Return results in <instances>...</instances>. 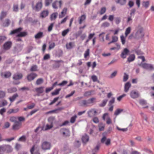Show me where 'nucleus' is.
I'll list each match as a JSON object with an SVG mask.
<instances>
[{"instance_id":"27","label":"nucleus","mask_w":154,"mask_h":154,"mask_svg":"<svg viewBox=\"0 0 154 154\" xmlns=\"http://www.w3.org/2000/svg\"><path fill=\"white\" fill-rule=\"evenodd\" d=\"M18 95L17 94H14L12 97H10L9 98V99L11 102H13L16 98L18 97Z\"/></svg>"},{"instance_id":"1","label":"nucleus","mask_w":154,"mask_h":154,"mask_svg":"<svg viewBox=\"0 0 154 154\" xmlns=\"http://www.w3.org/2000/svg\"><path fill=\"white\" fill-rule=\"evenodd\" d=\"M23 28L21 27H19L17 29L11 31L9 34L10 35H12L15 33H18L16 35V37H23L26 36L27 34V32H20L22 30Z\"/></svg>"},{"instance_id":"16","label":"nucleus","mask_w":154,"mask_h":154,"mask_svg":"<svg viewBox=\"0 0 154 154\" xmlns=\"http://www.w3.org/2000/svg\"><path fill=\"white\" fill-rule=\"evenodd\" d=\"M129 52L130 51L127 48H125L121 54V57L123 59L126 58L127 55Z\"/></svg>"},{"instance_id":"45","label":"nucleus","mask_w":154,"mask_h":154,"mask_svg":"<svg viewBox=\"0 0 154 154\" xmlns=\"http://www.w3.org/2000/svg\"><path fill=\"white\" fill-rule=\"evenodd\" d=\"M115 100V98L114 97H112L111 100H110L109 103L108 105H113L112 104L114 103Z\"/></svg>"},{"instance_id":"26","label":"nucleus","mask_w":154,"mask_h":154,"mask_svg":"<svg viewBox=\"0 0 154 154\" xmlns=\"http://www.w3.org/2000/svg\"><path fill=\"white\" fill-rule=\"evenodd\" d=\"M50 124L53 125V124L55 121V118L54 117H50L48 119Z\"/></svg>"},{"instance_id":"63","label":"nucleus","mask_w":154,"mask_h":154,"mask_svg":"<svg viewBox=\"0 0 154 154\" xmlns=\"http://www.w3.org/2000/svg\"><path fill=\"white\" fill-rule=\"evenodd\" d=\"M55 44L54 42H53L50 44L49 45V49L51 50L53 48H54V47L55 46Z\"/></svg>"},{"instance_id":"57","label":"nucleus","mask_w":154,"mask_h":154,"mask_svg":"<svg viewBox=\"0 0 154 154\" xmlns=\"http://www.w3.org/2000/svg\"><path fill=\"white\" fill-rule=\"evenodd\" d=\"M76 118L77 116L76 115L71 117L70 119V122L72 123H74Z\"/></svg>"},{"instance_id":"14","label":"nucleus","mask_w":154,"mask_h":154,"mask_svg":"<svg viewBox=\"0 0 154 154\" xmlns=\"http://www.w3.org/2000/svg\"><path fill=\"white\" fill-rule=\"evenodd\" d=\"M97 113V112L94 109H91L88 112V116L89 117L95 116Z\"/></svg>"},{"instance_id":"60","label":"nucleus","mask_w":154,"mask_h":154,"mask_svg":"<svg viewBox=\"0 0 154 154\" xmlns=\"http://www.w3.org/2000/svg\"><path fill=\"white\" fill-rule=\"evenodd\" d=\"M53 127V125H51L50 124V125L49 124H47L46 125V128H45V130H48L52 128Z\"/></svg>"},{"instance_id":"12","label":"nucleus","mask_w":154,"mask_h":154,"mask_svg":"<svg viewBox=\"0 0 154 154\" xmlns=\"http://www.w3.org/2000/svg\"><path fill=\"white\" fill-rule=\"evenodd\" d=\"M103 119L104 120H106V123L107 124H110L112 123V121L108 115V113H104L102 117Z\"/></svg>"},{"instance_id":"41","label":"nucleus","mask_w":154,"mask_h":154,"mask_svg":"<svg viewBox=\"0 0 154 154\" xmlns=\"http://www.w3.org/2000/svg\"><path fill=\"white\" fill-rule=\"evenodd\" d=\"M7 39L6 36L5 35H0V43H2Z\"/></svg>"},{"instance_id":"59","label":"nucleus","mask_w":154,"mask_h":154,"mask_svg":"<svg viewBox=\"0 0 154 154\" xmlns=\"http://www.w3.org/2000/svg\"><path fill=\"white\" fill-rule=\"evenodd\" d=\"M139 103L141 105H144L146 104V101L145 100L141 99L139 101Z\"/></svg>"},{"instance_id":"23","label":"nucleus","mask_w":154,"mask_h":154,"mask_svg":"<svg viewBox=\"0 0 154 154\" xmlns=\"http://www.w3.org/2000/svg\"><path fill=\"white\" fill-rule=\"evenodd\" d=\"M135 58V55L134 54H131L128 57L127 59V61L129 63L133 61Z\"/></svg>"},{"instance_id":"46","label":"nucleus","mask_w":154,"mask_h":154,"mask_svg":"<svg viewBox=\"0 0 154 154\" xmlns=\"http://www.w3.org/2000/svg\"><path fill=\"white\" fill-rule=\"evenodd\" d=\"M149 2L148 1L144 2H143L142 5L146 8H147L149 5Z\"/></svg>"},{"instance_id":"42","label":"nucleus","mask_w":154,"mask_h":154,"mask_svg":"<svg viewBox=\"0 0 154 154\" xmlns=\"http://www.w3.org/2000/svg\"><path fill=\"white\" fill-rule=\"evenodd\" d=\"M13 9L14 11L17 12L18 11V5L17 4L14 5H13Z\"/></svg>"},{"instance_id":"7","label":"nucleus","mask_w":154,"mask_h":154,"mask_svg":"<svg viewBox=\"0 0 154 154\" xmlns=\"http://www.w3.org/2000/svg\"><path fill=\"white\" fill-rule=\"evenodd\" d=\"M130 96L132 98L135 99L139 97L140 94L138 91L133 90L131 91Z\"/></svg>"},{"instance_id":"35","label":"nucleus","mask_w":154,"mask_h":154,"mask_svg":"<svg viewBox=\"0 0 154 154\" xmlns=\"http://www.w3.org/2000/svg\"><path fill=\"white\" fill-rule=\"evenodd\" d=\"M8 103L5 100L0 101V107L5 106Z\"/></svg>"},{"instance_id":"21","label":"nucleus","mask_w":154,"mask_h":154,"mask_svg":"<svg viewBox=\"0 0 154 154\" xmlns=\"http://www.w3.org/2000/svg\"><path fill=\"white\" fill-rule=\"evenodd\" d=\"M115 1L117 4H119L121 5H124L126 4L127 0H115Z\"/></svg>"},{"instance_id":"48","label":"nucleus","mask_w":154,"mask_h":154,"mask_svg":"<svg viewBox=\"0 0 154 154\" xmlns=\"http://www.w3.org/2000/svg\"><path fill=\"white\" fill-rule=\"evenodd\" d=\"M128 78V75L126 73H125L123 78V81L124 82L126 81Z\"/></svg>"},{"instance_id":"17","label":"nucleus","mask_w":154,"mask_h":154,"mask_svg":"<svg viewBox=\"0 0 154 154\" xmlns=\"http://www.w3.org/2000/svg\"><path fill=\"white\" fill-rule=\"evenodd\" d=\"M21 123L19 121H17L14 122V124L13 125L12 128L14 130H16L18 129L20 126L21 125Z\"/></svg>"},{"instance_id":"43","label":"nucleus","mask_w":154,"mask_h":154,"mask_svg":"<svg viewBox=\"0 0 154 154\" xmlns=\"http://www.w3.org/2000/svg\"><path fill=\"white\" fill-rule=\"evenodd\" d=\"M105 125L102 123H100L99 125V130L100 131H103L104 129Z\"/></svg>"},{"instance_id":"32","label":"nucleus","mask_w":154,"mask_h":154,"mask_svg":"<svg viewBox=\"0 0 154 154\" xmlns=\"http://www.w3.org/2000/svg\"><path fill=\"white\" fill-rule=\"evenodd\" d=\"M86 16L85 15L83 14L79 18V23L80 24H81L82 22L85 19Z\"/></svg>"},{"instance_id":"8","label":"nucleus","mask_w":154,"mask_h":154,"mask_svg":"<svg viewBox=\"0 0 154 154\" xmlns=\"http://www.w3.org/2000/svg\"><path fill=\"white\" fill-rule=\"evenodd\" d=\"M38 76L37 74L32 72L28 74L27 76V79L28 81L30 82L34 80Z\"/></svg>"},{"instance_id":"24","label":"nucleus","mask_w":154,"mask_h":154,"mask_svg":"<svg viewBox=\"0 0 154 154\" xmlns=\"http://www.w3.org/2000/svg\"><path fill=\"white\" fill-rule=\"evenodd\" d=\"M13 151V149L11 146L9 145H6V151L7 153L11 152Z\"/></svg>"},{"instance_id":"55","label":"nucleus","mask_w":154,"mask_h":154,"mask_svg":"<svg viewBox=\"0 0 154 154\" xmlns=\"http://www.w3.org/2000/svg\"><path fill=\"white\" fill-rule=\"evenodd\" d=\"M21 145L19 144L16 143L15 145V148L17 150H18L21 148Z\"/></svg>"},{"instance_id":"40","label":"nucleus","mask_w":154,"mask_h":154,"mask_svg":"<svg viewBox=\"0 0 154 154\" xmlns=\"http://www.w3.org/2000/svg\"><path fill=\"white\" fill-rule=\"evenodd\" d=\"M44 82L43 79L41 78L37 79L36 82V84L37 85H39L42 84Z\"/></svg>"},{"instance_id":"64","label":"nucleus","mask_w":154,"mask_h":154,"mask_svg":"<svg viewBox=\"0 0 154 154\" xmlns=\"http://www.w3.org/2000/svg\"><path fill=\"white\" fill-rule=\"evenodd\" d=\"M67 49H70L72 48V43L69 42L68 44H66V45Z\"/></svg>"},{"instance_id":"4","label":"nucleus","mask_w":154,"mask_h":154,"mask_svg":"<svg viewBox=\"0 0 154 154\" xmlns=\"http://www.w3.org/2000/svg\"><path fill=\"white\" fill-rule=\"evenodd\" d=\"M96 100L95 98L92 97L87 100H83L82 101L83 105L84 106H89V104L93 103Z\"/></svg>"},{"instance_id":"5","label":"nucleus","mask_w":154,"mask_h":154,"mask_svg":"<svg viewBox=\"0 0 154 154\" xmlns=\"http://www.w3.org/2000/svg\"><path fill=\"white\" fill-rule=\"evenodd\" d=\"M32 6L33 9L35 11H38L42 9V0H41L38 2L35 7L34 6L33 4H32Z\"/></svg>"},{"instance_id":"53","label":"nucleus","mask_w":154,"mask_h":154,"mask_svg":"<svg viewBox=\"0 0 154 154\" xmlns=\"http://www.w3.org/2000/svg\"><path fill=\"white\" fill-rule=\"evenodd\" d=\"M5 95V92L2 91H0V98L4 97Z\"/></svg>"},{"instance_id":"38","label":"nucleus","mask_w":154,"mask_h":154,"mask_svg":"<svg viewBox=\"0 0 154 154\" xmlns=\"http://www.w3.org/2000/svg\"><path fill=\"white\" fill-rule=\"evenodd\" d=\"M6 145L0 146V152H4L6 151Z\"/></svg>"},{"instance_id":"15","label":"nucleus","mask_w":154,"mask_h":154,"mask_svg":"<svg viewBox=\"0 0 154 154\" xmlns=\"http://www.w3.org/2000/svg\"><path fill=\"white\" fill-rule=\"evenodd\" d=\"M23 76V74L21 73L17 72L13 75V79L15 80H19L22 79Z\"/></svg>"},{"instance_id":"49","label":"nucleus","mask_w":154,"mask_h":154,"mask_svg":"<svg viewBox=\"0 0 154 154\" xmlns=\"http://www.w3.org/2000/svg\"><path fill=\"white\" fill-rule=\"evenodd\" d=\"M53 0H45V6H49L52 2Z\"/></svg>"},{"instance_id":"34","label":"nucleus","mask_w":154,"mask_h":154,"mask_svg":"<svg viewBox=\"0 0 154 154\" xmlns=\"http://www.w3.org/2000/svg\"><path fill=\"white\" fill-rule=\"evenodd\" d=\"M31 72H35L38 71V66L36 65H34L31 67L30 70Z\"/></svg>"},{"instance_id":"2","label":"nucleus","mask_w":154,"mask_h":154,"mask_svg":"<svg viewBox=\"0 0 154 154\" xmlns=\"http://www.w3.org/2000/svg\"><path fill=\"white\" fill-rule=\"evenodd\" d=\"M136 32L134 35V38L139 39L143 38L144 34L143 32V28L140 26H139L136 27Z\"/></svg>"},{"instance_id":"61","label":"nucleus","mask_w":154,"mask_h":154,"mask_svg":"<svg viewBox=\"0 0 154 154\" xmlns=\"http://www.w3.org/2000/svg\"><path fill=\"white\" fill-rule=\"evenodd\" d=\"M67 83L66 81H63L61 83L59 84L58 85L60 86H63L65 85Z\"/></svg>"},{"instance_id":"37","label":"nucleus","mask_w":154,"mask_h":154,"mask_svg":"<svg viewBox=\"0 0 154 154\" xmlns=\"http://www.w3.org/2000/svg\"><path fill=\"white\" fill-rule=\"evenodd\" d=\"M108 101L107 99H105L102 101V103L99 104V106L101 107H103L106 105L107 102Z\"/></svg>"},{"instance_id":"44","label":"nucleus","mask_w":154,"mask_h":154,"mask_svg":"<svg viewBox=\"0 0 154 154\" xmlns=\"http://www.w3.org/2000/svg\"><path fill=\"white\" fill-rule=\"evenodd\" d=\"M123 109H117L115 111L114 114L115 115L117 116L119 115L121 112L123 111Z\"/></svg>"},{"instance_id":"19","label":"nucleus","mask_w":154,"mask_h":154,"mask_svg":"<svg viewBox=\"0 0 154 154\" xmlns=\"http://www.w3.org/2000/svg\"><path fill=\"white\" fill-rule=\"evenodd\" d=\"M63 62V61L62 60L55 61L56 63L53 65V69H56L59 68L60 66V64L59 63L60 62Z\"/></svg>"},{"instance_id":"3","label":"nucleus","mask_w":154,"mask_h":154,"mask_svg":"<svg viewBox=\"0 0 154 154\" xmlns=\"http://www.w3.org/2000/svg\"><path fill=\"white\" fill-rule=\"evenodd\" d=\"M60 132L62 136L64 137H67L70 135V132L68 129L62 128L60 130Z\"/></svg>"},{"instance_id":"62","label":"nucleus","mask_w":154,"mask_h":154,"mask_svg":"<svg viewBox=\"0 0 154 154\" xmlns=\"http://www.w3.org/2000/svg\"><path fill=\"white\" fill-rule=\"evenodd\" d=\"M100 146L99 145H97L96 147L93 149L92 152H96L99 149Z\"/></svg>"},{"instance_id":"28","label":"nucleus","mask_w":154,"mask_h":154,"mask_svg":"<svg viewBox=\"0 0 154 154\" xmlns=\"http://www.w3.org/2000/svg\"><path fill=\"white\" fill-rule=\"evenodd\" d=\"M48 14V11H44L41 13V16L42 18H44L47 16Z\"/></svg>"},{"instance_id":"58","label":"nucleus","mask_w":154,"mask_h":154,"mask_svg":"<svg viewBox=\"0 0 154 154\" xmlns=\"http://www.w3.org/2000/svg\"><path fill=\"white\" fill-rule=\"evenodd\" d=\"M92 121L95 123H97L99 122V120L97 117H94L92 119Z\"/></svg>"},{"instance_id":"52","label":"nucleus","mask_w":154,"mask_h":154,"mask_svg":"<svg viewBox=\"0 0 154 154\" xmlns=\"http://www.w3.org/2000/svg\"><path fill=\"white\" fill-rule=\"evenodd\" d=\"M106 8L105 7L102 8L101 9V10L100 12V15H102L105 13L106 11Z\"/></svg>"},{"instance_id":"56","label":"nucleus","mask_w":154,"mask_h":154,"mask_svg":"<svg viewBox=\"0 0 154 154\" xmlns=\"http://www.w3.org/2000/svg\"><path fill=\"white\" fill-rule=\"evenodd\" d=\"M91 91H87L85 92L84 94V95L85 97L90 96L91 95Z\"/></svg>"},{"instance_id":"29","label":"nucleus","mask_w":154,"mask_h":154,"mask_svg":"<svg viewBox=\"0 0 154 154\" xmlns=\"http://www.w3.org/2000/svg\"><path fill=\"white\" fill-rule=\"evenodd\" d=\"M43 36V33L42 32H39L35 35V38L36 39H38L42 37Z\"/></svg>"},{"instance_id":"50","label":"nucleus","mask_w":154,"mask_h":154,"mask_svg":"<svg viewBox=\"0 0 154 154\" xmlns=\"http://www.w3.org/2000/svg\"><path fill=\"white\" fill-rule=\"evenodd\" d=\"M115 20L116 24H118L121 22V19L120 17H116L115 18Z\"/></svg>"},{"instance_id":"33","label":"nucleus","mask_w":154,"mask_h":154,"mask_svg":"<svg viewBox=\"0 0 154 154\" xmlns=\"http://www.w3.org/2000/svg\"><path fill=\"white\" fill-rule=\"evenodd\" d=\"M131 30V28L130 27H128L126 28L125 33V37H127L128 35L130 33Z\"/></svg>"},{"instance_id":"36","label":"nucleus","mask_w":154,"mask_h":154,"mask_svg":"<svg viewBox=\"0 0 154 154\" xmlns=\"http://www.w3.org/2000/svg\"><path fill=\"white\" fill-rule=\"evenodd\" d=\"M61 89L60 88L56 89L54 91L51 93L52 95L54 96L58 94H59L60 91L61 90Z\"/></svg>"},{"instance_id":"25","label":"nucleus","mask_w":154,"mask_h":154,"mask_svg":"<svg viewBox=\"0 0 154 154\" xmlns=\"http://www.w3.org/2000/svg\"><path fill=\"white\" fill-rule=\"evenodd\" d=\"M10 21L8 19H7L5 20L4 22L3 23L2 25L4 27H7L10 24Z\"/></svg>"},{"instance_id":"22","label":"nucleus","mask_w":154,"mask_h":154,"mask_svg":"<svg viewBox=\"0 0 154 154\" xmlns=\"http://www.w3.org/2000/svg\"><path fill=\"white\" fill-rule=\"evenodd\" d=\"M89 139V136L86 134L83 136L82 138V140L84 143H86L88 142Z\"/></svg>"},{"instance_id":"51","label":"nucleus","mask_w":154,"mask_h":154,"mask_svg":"<svg viewBox=\"0 0 154 154\" xmlns=\"http://www.w3.org/2000/svg\"><path fill=\"white\" fill-rule=\"evenodd\" d=\"M69 31V29H67L65 30H63L62 33V35L63 36H65Z\"/></svg>"},{"instance_id":"54","label":"nucleus","mask_w":154,"mask_h":154,"mask_svg":"<svg viewBox=\"0 0 154 154\" xmlns=\"http://www.w3.org/2000/svg\"><path fill=\"white\" fill-rule=\"evenodd\" d=\"M120 38L122 44L123 45H124L125 42V37L123 35H122L120 36Z\"/></svg>"},{"instance_id":"6","label":"nucleus","mask_w":154,"mask_h":154,"mask_svg":"<svg viewBox=\"0 0 154 154\" xmlns=\"http://www.w3.org/2000/svg\"><path fill=\"white\" fill-rule=\"evenodd\" d=\"M51 143L49 142L46 141L43 142L42 145V148L44 150L49 149L51 148Z\"/></svg>"},{"instance_id":"47","label":"nucleus","mask_w":154,"mask_h":154,"mask_svg":"<svg viewBox=\"0 0 154 154\" xmlns=\"http://www.w3.org/2000/svg\"><path fill=\"white\" fill-rule=\"evenodd\" d=\"M9 120L11 122H16L17 121L16 117L14 116L10 117Z\"/></svg>"},{"instance_id":"20","label":"nucleus","mask_w":154,"mask_h":154,"mask_svg":"<svg viewBox=\"0 0 154 154\" xmlns=\"http://www.w3.org/2000/svg\"><path fill=\"white\" fill-rule=\"evenodd\" d=\"M44 87H41L36 88L35 90L38 93V94H37V95L38 96H39L40 94H41L44 91Z\"/></svg>"},{"instance_id":"18","label":"nucleus","mask_w":154,"mask_h":154,"mask_svg":"<svg viewBox=\"0 0 154 154\" xmlns=\"http://www.w3.org/2000/svg\"><path fill=\"white\" fill-rule=\"evenodd\" d=\"M131 87V84L130 82H128L125 84L124 86V91L127 92L129 90V88Z\"/></svg>"},{"instance_id":"31","label":"nucleus","mask_w":154,"mask_h":154,"mask_svg":"<svg viewBox=\"0 0 154 154\" xmlns=\"http://www.w3.org/2000/svg\"><path fill=\"white\" fill-rule=\"evenodd\" d=\"M58 13L57 12L51 14L50 17V19L51 20H55L57 17Z\"/></svg>"},{"instance_id":"13","label":"nucleus","mask_w":154,"mask_h":154,"mask_svg":"<svg viewBox=\"0 0 154 154\" xmlns=\"http://www.w3.org/2000/svg\"><path fill=\"white\" fill-rule=\"evenodd\" d=\"M12 45V42L11 41L5 42L3 45V49L5 51L9 50Z\"/></svg>"},{"instance_id":"11","label":"nucleus","mask_w":154,"mask_h":154,"mask_svg":"<svg viewBox=\"0 0 154 154\" xmlns=\"http://www.w3.org/2000/svg\"><path fill=\"white\" fill-rule=\"evenodd\" d=\"M11 72L9 71H5L2 72L1 74V76L5 79L9 78L10 77L11 75Z\"/></svg>"},{"instance_id":"39","label":"nucleus","mask_w":154,"mask_h":154,"mask_svg":"<svg viewBox=\"0 0 154 154\" xmlns=\"http://www.w3.org/2000/svg\"><path fill=\"white\" fill-rule=\"evenodd\" d=\"M110 25V23L107 22H105L103 23L101 25L102 27L105 28L109 26Z\"/></svg>"},{"instance_id":"9","label":"nucleus","mask_w":154,"mask_h":154,"mask_svg":"<svg viewBox=\"0 0 154 154\" xmlns=\"http://www.w3.org/2000/svg\"><path fill=\"white\" fill-rule=\"evenodd\" d=\"M30 151L31 154H40L39 148L36 145L33 146L31 149Z\"/></svg>"},{"instance_id":"30","label":"nucleus","mask_w":154,"mask_h":154,"mask_svg":"<svg viewBox=\"0 0 154 154\" xmlns=\"http://www.w3.org/2000/svg\"><path fill=\"white\" fill-rule=\"evenodd\" d=\"M8 92L9 93H13L17 91V89L15 87H12L8 89Z\"/></svg>"},{"instance_id":"10","label":"nucleus","mask_w":154,"mask_h":154,"mask_svg":"<svg viewBox=\"0 0 154 154\" xmlns=\"http://www.w3.org/2000/svg\"><path fill=\"white\" fill-rule=\"evenodd\" d=\"M139 65L143 68L147 69L152 70L153 69V66L151 64H149L146 63H143L140 64Z\"/></svg>"}]
</instances>
